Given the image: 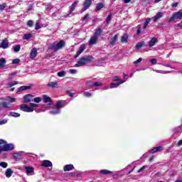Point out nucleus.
<instances>
[{
	"label": "nucleus",
	"instance_id": "a18cd8bd",
	"mask_svg": "<svg viewBox=\"0 0 182 182\" xmlns=\"http://www.w3.org/2000/svg\"><path fill=\"white\" fill-rule=\"evenodd\" d=\"M4 98L0 99V111L4 109Z\"/></svg>",
	"mask_w": 182,
	"mask_h": 182
},
{
	"label": "nucleus",
	"instance_id": "dca6fc26",
	"mask_svg": "<svg viewBox=\"0 0 182 182\" xmlns=\"http://www.w3.org/2000/svg\"><path fill=\"white\" fill-rule=\"evenodd\" d=\"M37 55H38V51L36 50V48H33L31 51V59H35Z\"/></svg>",
	"mask_w": 182,
	"mask_h": 182
},
{
	"label": "nucleus",
	"instance_id": "c03bdc74",
	"mask_svg": "<svg viewBox=\"0 0 182 182\" xmlns=\"http://www.w3.org/2000/svg\"><path fill=\"white\" fill-rule=\"evenodd\" d=\"M0 167H2L3 168H6V167H8V164L6 162H1Z\"/></svg>",
	"mask_w": 182,
	"mask_h": 182
},
{
	"label": "nucleus",
	"instance_id": "aec40b11",
	"mask_svg": "<svg viewBox=\"0 0 182 182\" xmlns=\"http://www.w3.org/2000/svg\"><path fill=\"white\" fill-rule=\"evenodd\" d=\"M161 150H163V147L159 146V147L154 148V149H151L150 153L154 154V153H157V151H161Z\"/></svg>",
	"mask_w": 182,
	"mask_h": 182
},
{
	"label": "nucleus",
	"instance_id": "f03ea898",
	"mask_svg": "<svg viewBox=\"0 0 182 182\" xmlns=\"http://www.w3.org/2000/svg\"><path fill=\"white\" fill-rule=\"evenodd\" d=\"M62 48H65V41H60L57 44L53 43L49 46V49L55 51L59 50V49H62Z\"/></svg>",
	"mask_w": 182,
	"mask_h": 182
},
{
	"label": "nucleus",
	"instance_id": "393cba45",
	"mask_svg": "<svg viewBox=\"0 0 182 182\" xmlns=\"http://www.w3.org/2000/svg\"><path fill=\"white\" fill-rule=\"evenodd\" d=\"M100 173L101 174H103L104 176H106L107 174H112L113 172H112L107 169H102V170L100 171Z\"/></svg>",
	"mask_w": 182,
	"mask_h": 182
},
{
	"label": "nucleus",
	"instance_id": "412c9836",
	"mask_svg": "<svg viewBox=\"0 0 182 182\" xmlns=\"http://www.w3.org/2000/svg\"><path fill=\"white\" fill-rule=\"evenodd\" d=\"M48 87H51V89H56V86H58V82H50L48 84Z\"/></svg>",
	"mask_w": 182,
	"mask_h": 182
},
{
	"label": "nucleus",
	"instance_id": "58836bf2",
	"mask_svg": "<svg viewBox=\"0 0 182 182\" xmlns=\"http://www.w3.org/2000/svg\"><path fill=\"white\" fill-rule=\"evenodd\" d=\"M14 76H16V73H10L9 75V80H12V79H14Z\"/></svg>",
	"mask_w": 182,
	"mask_h": 182
},
{
	"label": "nucleus",
	"instance_id": "6e6552de",
	"mask_svg": "<svg viewBox=\"0 0 182 182\" xmlns=\"http://www.w3.org/2000/svg\"><path fill=\"white\" fill-rule=\"evenodd\" d=\"M32 89V86L28 85V86H21L18 88L17 93H19V92H25V90H29Z\"/></svg>",
	"mask_w": 182,
	"mask_h": 182
},
{
	"label": "nucleus",
	"instance_id": "f3484780",
	"mask_svg": "<svg viewBox=\"0 0 182 182\" xmlns=\"http://www.w3.org/2000/svg\"><path fill=\"white\" fill-rule=\"evenodd\" d=\"M43 101L44 103H51L52 99H50L48 95H43Z\"/></svg>",
	"mask_w": 182,
	"mask_h": 182
},
{
	"label": "nucleus",
	"instance_id": "4c0bfd02",
	"mask_svg": "<svg viewBox=\"0 0 182 182\" xmlns=\"http://www.w3.org/2000/svg\"><path fill=\"white\" fill-rule=\"evenodd\" d=\"M105 65V60H100L97 62V66H103Z\"/></svg>",
	"mask_w": 182,
	"mask_h": 182
},
{
	"label": "nucleus",
	"instance_id": "4be33fe9",
	"mask_svg": "<svg viewBox=\"0 0 182 182\" xmlns=\"http://www.w3.org/2000/svg\"><path fill=\"white\" fill-rule=\"evenodd\" d=\"M125 81H121L118 83H112L110 85V89H114V87H117L120 86V85H122V83H124Z\"/></svg>",
	"mask_w": 182,
	"mask_h": 182
},
{
	"label": "nucleus",
	"instance_id": "ddd939ff",
	"mask_svg": "<svg viewBox=\"0 0 182 182\" xmlns=\"http://www.w3.org/2000/svg\"><path fill=\"white\" fill-rule=\"evenodd\" d=\"M89 43L90 45H96V43H97V36H94L91 37Z\"/></svg>",
	"mask_w": 182,
	"mask_h": 182
},
{
	"label": "nucleus",
	"instance_id": "052dcab7",
	"mask_svg": "<svg viewBox=\"0 0 182 182\" xmlns=\"http://www.w3.org/2000/svg\"><path fill=\"white\" fill-rule=\"evenodd\" d=\"M150 62L152 65H156V63H157V60H156V58H153L150 60Z\"/></svg>",
	"mask_w": 182,
	"mask_h": 182
},
{
	"label": "nucleus",
	"instance_id": "6e6d98bb",
	"mask_svg": "<svg viewBox=\"0 0 182 182\" xmlns=\"http://www.w3.org/2000/svg\"><path fill=\"white\" fill-rule=\"evenodd\" d=\"M149 22H150V18H148V19L146 20V21L145 22V23H144V26H143L144 29H146V28L147 26L149 25Z\"/></svg>",
	"mask_w": 182,
	"mask_h": 182
},
{
	"label": "nucleus",
	"instance_id": "79ce46f5",
	"mask_svg": "<svg viewBox=\"0 0 182 182\" xmlns=\"http://www.w3.org/2000/svg\"><path fill=\"white\" fill-rule=\"evenodd\" d=\"M31 38H32V34H25L23 36V39H26V41H28V39H31Z\"/></svg>",
	"mask_w": 182,
	"mask_h": 182
},
{
	"label": "nucleus",
	"instance_id": "49530a36",
	"mask_svg": "<svg viewBox=\"0 0 182 182\" xmlns=\"http://www.w3.org/2000/svg\"><path fill=\"white\" fill-rule=\"evenodd\" d=\"M175 19H177L176 17V14H173V15L168 19V22H173Z\"/></svg>",
	"mask_w": 182,
	"mask_h": 182
},
{
	"label": "nucleus",
	"instance_id": "f257e3e1",
	"mask_svg": "<svg viewBox=\"0 0 182 182\" xmlns=\"http://www.w3.org/2000/svg\"><path fill=\"white\" fill-rule=\"evenodd\" d=\"M95 58L92 55H87L81 58L78 62L75 65V68H80V66H85V65H87V63H90V62H93Z\"/></svg>",
	"mask_w": 182,
	"mask_h": 182
},
{
	"label": "nucleus",
	"instance_id": "5701e85b",
	"mask_svg": "<svg viewBox=\"0 0 182 182\" xmlns=\"http://www.w3.org/2000/svg\"><path fill=\"white\" fill-rule=\"evenodd\" d=\"M77 4H79V1H74V3L70 7V12H73V11H75L76 5H77Z\"/></svg>",
	"mask_w": 182,
	"mask_h": 182
},
{
	"label": "nucleus",
	"instance_id": "1a4fd4ad",
	"mask_svg": "<svg viewBox=\"0 0 182 182\" xmlns=\"http://www.w3.org/2000/svg\"><path fill=\"white\" fill-rule=\"evenodd\" d=\"M160 18H163V13L158 12L154 17H152V21H154V22H156V21H159Z\"/></svg>",
	"mask_w": 182,
	"mask_h": 182
},
{
	"label": "nucleus",
	"instance_id": "3c124183",
	"mask_svg": "<svg viewBox=\"0 0 182 182\" xmlns=\"http://www.w3.org/2000/svg\"><path fill=\"white\" fill-rule=\"evenodd\" d=\"M6 8V4H0V11H4Z\"/></svg>",
	"mask_w": 182,
	"mask_h": 182
},
{
	"label": "nucleus",
	"instance_id": "9d476101",
	"mask_svg": "<svg viewBox=\"0 0 182 182\" xmlns=\"http://www.w3.org/2000/svg\"><path fill=\"white\" fill-rule=\"evenodd\" d=\"M41 166L43 167H52V162L48 160H44L42 161Z\"/></svg>",
	"mask_w": 182,
	"mask_h": 182
},
{
	"label": "nucleus",
	"instance_id": "423d86ee",
	"mask_svg": "<svg viewBox=\"0 0 182 182\" xmlns=\"http://www.w3.org/2000/svg\"><path fill=\"white\" fill-rule=\"evenodd\" d=\"M90 5H92V0H85L84 1V6H83V11H87V9H89L90 8Z\"/></svg>",
	"mask_w": 182,
	"mask_h": 182
},
{
	"label": "nucleus",
	"instance_id": "20e7f679",
	"mask_svg": "<svg viewBox=\"0 0 182 182\" xmlns=\"http://www.w3.org/2000/svg\"><path fill=\"white\" fill-rule=\"evenodd\" d=\"M15 149V145L14 144H8L6 142V146L4 148V151H12Z\"/></svg>",
	"mask_w": 182,
	"mask_h": 182
},
{
	"label": "nucleus",
	"instance_id": "a19ab883",
	"mask_svg": "<svg viewBox=\"0 0 182 182\" xmlns=\"http://www.w3.org/2000/svg\"><path fill=\"white\" fill-rule=\"evenodd\" d=\"M33 102H35V103H40V102H42V98L39 97L33 98Z\"/></svg>",
	"mask_w": 182,
	"mask_h": 182
},
{
	"label": "nucleus",
	"instance_id": "680f3d73",
	"mask_svg": "<svg viewBox=\"0 0 182 182\" xmlns=\"http://www.w3.org/2000/svg\"><path fill=\"white\" fill-rule=\"evenodd\" d=\"M30 107H32L33 109V107H38V106H39L38 104H35V103H30Z\"/></svg>",
	"mask_w": 182,
	"mask_h": 182
},
{
	"label": "nucleus",
	"instance_id": "cd10ccee",
	"mask_svg": "<svg viewBox=\"0 0 182 182\" xmlns=\"http://www.w3.org/2000/svg\"><path fill=\"white\" fill-rule=\"evenodd\" d=\"M5 65H6V60L4 58H1L0 68H5Z\"/></svg>",
	"mask_w": 182,
	"mask_h": 182
},
{
	"label": "nucleus",
	"instance_id": "4d7b16f0",
	"mask_svg": "<svg viewBox=\"0 0 182 182\" xmlns=\"http://www.w3.org/2000/svg\"><path fill=\"white\" fill-rule=\"evenodd\" d=\"M94 83L95 82H93V81H92V80L87 81V86H91V87L92 86L93 87Z\"/></svg>",
	"mask_w": 182,
	"mask_h": 182
},
{
	"label": "nucleus",
	"instance_id": "a878e982",
	"mask_svg": "<svg viewBox=\"0 0 182 182\" xmlns=\"http://www.w3.org/2000/svg\"><path fill=\"white\" fill-rule=\"evenodd\" d=\"M127 39H129L127 34H124L122 37L121 42L123 43H127Z\"/></svg>",
	"mask_w": 182,
	"mask_h": 182
},
{
	"label": "nucleus",
	"instance_id": "9b49d317",
	"mask_svg": "<svg viewBox=\"0 0 182 182\" xmlns=\"http://www.w3.org/2000/svg\"><path fill=\"white\" fill-rule=\"evenodd\" d=\"M85 44H82L80 46L79 50L76 53V55L74 57L75 59H76V58H77L80 55V53H82V52H83V50H85Z\"/></svg>",
	"mask_w": 182,
	"mask_h": 182
},
{
	"label": "nucleus",
	"instance_id": "bf43d9fd",
	"mask_svg": "<svg viewBox=\"0 0 182 182\" xmlns=\"http://www.w3.org/2000/svg\"><path fill=\"white\" fill-rule=\"evenodd\" d=\"M6 123H8V119H2L0 121V125L6 124Z\"/></svg>",
	"mask_w": 182,
	"mask_h": 182
},
{
	"label": "nucleus",
	"instance_id": "a211bd4d",
	"mask_svg": "<svg viewBox=\"0 0 182 182\" xmlns=\"http://www.w3.org/2000/svg\"><path fill=\"white\" fill-rule=\"evenodd\" d=\"M50 114H59L60 113V109L55 107L50 112Z\"/></svg>",
	"mask_w": 182,
	"mask_h": 182
},
{
	"label": "nucleus",
	"instance_id": "338daca9",
	"mask_svg": "<svg viewBox=\"0 0 182 182\" xmlns=\"http://www.w3.org/2000/svg\"><path fill=\"white\" fill-rule=\"evenodd\" d=\"M177 147H180L182 146V139L179 140L178 142H177V144H176Z\"/></svg>",
	"mask_w": 182,
	"mask_h": 182
},
{
	"label": "nucleus",
	"instance_id": "2f4dec72",
	"mask_svg": "<svg viewBox=\"0 0 182 182\" xmlns=\"http://www.w3.org/2000/svg\"><path fill=\"white\" fill-rule=\"evenodd\" d=\"M103 6H105V5L103 4V3H99L95 9V11H100V9H102L103 8Z\"/></svg>",
	"mask_w": 182,
	"mask_h": 182
},
{
	"label": "nucleus",
	"instance_id": "f8f14e48",
	"mask_svg": "<svg viewBox=\"0 0 182 182\" xmlns=\"http://www.w3.org/2000/svg\"><path fill=\"white\" fill-rule=\"evenodd\" d=\"M25 170L27 176H31L33 173V168L32 166H26Z\"/></svg>",
	"mask_w": 182,
	"mask_h": 182
},
{
	"label": "nucleus",
	"instance_id": "6ab92c4d",
	"mask_svg": "<svg viewBox=\"0 0 182 182\" xmlns=\"http://www.w3.org/2000/svg\"><path fill=\"white\" fill-rule=\"evenodd\" d=\"M13 173H14V171H12V169L7 168L5 173V176L6 177H7V178H9V177H11Z\"/></svg>",
	"mask_w": 182,
	"mask_h": 182
},
{
	"label": "nucleus",
	"instance_id": "7c9ffc66",
	"mask_svg": "<svg viewBox=\"0 0 182 182\" xmlns=\"http://www.w3.org/2000/svg\"><path fill=\"white\" fill-rule=\"evenodd\" d=\"M57 75L59 77H65V76H66V72L65 71H60L57 73Z\"/></svg>",
	"mask_w": 182,
	"mask_h": 182
},
{
	"label": "nucleus",
	"instance_id": "0e129e2a",
	"mask_svg": "<svg viewBox=\"0 0 182 182\" xmlns=\"http://www.w3.org/2000/svg\"><path fill=\"white\" fill-rule=\"evenodd\" d=\"M84 96L85 97H90V96H92V94H90V92H84Z\"/></svg>",
	"mask_w": 182,
	"mask_h": 182
},
{
	"label": "nucleus",
	"instance_id": "b1692460",
	"mask_svg": "<svg viewBox=\"0 0 182 182\" xmlns=\"http://www.w3.org/2000/svg\"><path fill=\"white\" fill-rule=\"evenodd\" d=\"M0 48H2L3 49H6V48H8V41L6 40H4L1 42V44L0 46Z\"/></svg>",
	"mask_w": 182,
	"mask_h": 182
},
{
	"label": "nucleus",
	"instance_id": "39448f33",
	"mask_svg": "<svg viewBox=\"0 0 182 182\" xmlns=\"http://www.w3.org/2000/svg\"><path fill=\"white\" fill-rule=\"evenodd\" d=\"M24 103H29V102H33V95L28 94L23 97Z\"/></svg>",
	"mask_w": 182,
	"mask_h": 182
},
{
	"label": "nucleus",
	"instance_id": "0eeeda50",
	"mask_svg": "<svg viewBox=\"0 0 182 182\" xmlns=\"http://www.w3.org/2000/svg\"><path fill=\"white\" fill-rule=\"evenodd\" d=\"M6 145V141L4 139H0V154L2 151H5V146Z\"/></svg>",
	"mask_w": 182,
	"mask_h": 182
},
{
	"label": "nucleus",
	"instance_id": "c85d7f7f",
	"mask_svg": "<svg viewBox=\"0 0 182 182\" xmlns=\"http://www.w3.org/2000/svg\"><path fill=\"white\" fill-rule=\"evenodd\" d=\"M102 32H103V30L100 28H98L95 33V36L98 38V36H100V35H102Z\"/></svg>",
	"mask_w": 182,
	"mask_h": 182
},
{
	"label": "nucleus",
	"instance_id": "c756f323",
	"mask_svg": "<svg viewBox=\"0 0 182 182\" xmlns=\"http://www.w3.org/2000/svg\"><path fill=\"white\" fill-rule=\"evenodd\" d=\"M174 14L176 19H182V11H178Z\"/></svg>",
	"mask_w": 182,
	"mask_h": 182
},
{
	"label": "nucleus",
	"instance_id": "ea45409f",
	"mask_svg": "<svg viewBox=\"0 0 182 182\" xmlns=\"http://www.w3.org/2000/svg\"><path fill=\"white\" fill-rule=\"evenodd\" d=\"M15 85H18V81H13L12 82L9 83L7 86L9 87H12V86H15Z\"/></svg>",
	"mask_w": 182,
	"mask_h": 182
},
{
	"label": "nucleus",
	"instance_id": "09e8293b",
	"mask_svg": "<svg viewBox=\"0 0 182 182\" xmlns=\"http://www.w3.org/2000/svg\"><path fill=\"white\" fill-rule=\"evenodd\" d=\"M140 33H141V26H138L136 30V35H140Z\"/></svg>",
	"mask_w": 182,
	"mask_h": 182
},
{
	"label": "nucleus",
	"instance_id": "69168bd1",
	"mask_svg": "<svg viewBox=\"0 0 182 182\" xmlns=\"http://www.w3.org/2000/svg\"><path fill=\"white\" fill-rule=\"evenodd\" d=\"M67 94L68 95V96H70V97H73V96L75 95V93L70 92L69 91H67Z\"/></svg>",
	"mask_w": 182,
	"mask_h": 182
},
{
	"label": "nucleus",
	"instance_id": "e2e57ef3",
	"mask_svg": "<svg viewBox=\"0 0 182 182\" xmlns=\"http://www.w3.org/2000/svg\"><path fill=\"white\" fill-rule=\"evenodd\" d=\"M143 59L141 58H139L138 60L134 62V65H137V63H140Z\"/></svg>",
	"mask_w": 182,
	"mask_h": 182
},
{
	"label": "nucleus",
	"instance_id": "864d4df0",
	"mask_svg": "<svg viewBox=\"0 0 182 182\" xmlns=\"http://www.w3.org/2000/svg\"><path fill=\"white\" fill-rule=\"evenodd\" d=\"M19 62H21L20 59H14V60H13L12 63L14 65H17L18 63H19Z\"/></svg>",
	"mask_w": 182,
	"mask_h": 182
},
{
	"label": "nucleus",
	"instance_id": "774afa93",
	"mask_svg": "<svg viewBox=\"0 0 182 182\" xmlns=\"http://www.w3.org/2000/svg\"><path fill=\"white\" fill-rule=\"evenodd\" d=\"M27 25H28V26H30V27L33 26V21H28V23H27Z\"/></svg>",
	"mask_w": 182,
	"mask_h": 182
},
{
	"label": "nucleus",
	"instance_id": "13d9d810",
	"mask_svg": "<svg viewBox=\"0 0 182 182\" xmlns=\"http://www.w3.org/2000/svg\"><path fill=\"white\" fill-rule=\"evenodd\" d=\"M107 23H109L110 22V21H112V14H109L107 17Z\"/></svg>",
	"mask_w": 182,
	"mask_h": 182
},
{
	"label": "nucleus",
	"instance_id": "8fccbe9b",
	"mask_svg": "<svg viewBox=\"0 0 182 182\" xmlns=\"http://www.w3.org/2000/svg\"><path fill=\"white\" fill-rule=\"evenodd\" d=\"M146 168H148V166H142L141 168H139L138 170V173H141V171L146 170Z\"/></svg>",
	"mask_w": 182,
	"mask_h": 182
},
{
	"label": "nucleus",
	"instance_id": "f704fd0d",
	"mask_svg": "<svg viewBox=\"0 0 182 182\" xmlns=\"http://www.w3.org/2000/svg\"><path fill=\"white\" fill-rule=\"evenodd\" d=\"M3 107L8 109L9 107H11V104H9V102H7L6 101H5V100H4V103H3Z\"/></svg>",
	"mask_w": 182,
	"mask_h": 182
},
{
	"label": "nucleus",
	"instance_id": "37998d69",
	"mask_svg": "<svg viewBox=\"0 0 182 182\" xmlns=\"http://www.w3.org/2000/svg\"><path fill=\"white\" fill-rule=\"evenodd\" d=\"M14 52H19V50H21V46L16 45V46H14Z\"/></svg>",
	"mask_w": 182,
	"mask_h": 182
},
{
	"label": "nucleus",
	"instance_id": "bb28decb",
	"mask_svg": "<svg viewBox=\"0 0 182 182\" xmlns=\"http://www.w3.org/2000/svg\"><path fill=\"white\" fill-rule=\"evenodd\" d=\"M117 41V36H114L113 38H111L110 45H112V46H114V45H116Z\"/></svg>",
	"mask_w": 182,
	"mask_h": 182
},
{
	"label": "nucleus",
	"instance_id": "c9c22d12",
	"mask_svg": "<svg viewBox=\"0 0 182 182\" xmlns=\"http://www.w3.org/2000/svg\"><path fill=\"white\" fill-rule=\"evenodd\" d=\"M99 86H103V83H102L100 82H94V84H93L94 87H99Z\"/></svg>",
	"mask_w": 182,
	"mask_h": 182
},
{
	"label": "nucleus",
	"instance_id": "5fc2aeb1",
	"mask_svg": "<svg viewBox=\"0 0 182 182\" xmlns=\"http://www.w3.org/2000/svg\"><path fill=\"white\" fill-rule=\"evenodd\" d=\"M70 73H71L72 75H76V73H77V70H73V69H70L69 70Z\"/></svg>",
	"mask_w": 182,
	"mask_h": 182
},
{
	"label": "nucleus",
	"instance_id": "2eb2a0df",
	"mask_svg": "<svg viewBox=\"0 0 182 182\" xmlns=\"http://www.w3.org/2000/svg\"><path fill=\"white\" fill-rule=\"evenodd\" d=\"M75 168L73 164L65 165L63 168L64 171H70Z\"/></svg>",
	"mask_w": 182,
	"mask_h": 182
},
{
	"label": "nucleus",
	"instance_id": "473e14b6",
	"mask_svg": "<svg viewBox=\"0 0 182 182\" xmlns=\"http://www.w3.org/2000/svg\"><path fill=\"white\" fill-rule=\"evenodd\" d=\"M10 116H11V117H19L21 116V114L18 112H10Z\"/></svg>",
	"mask_w": 182,
	"mask_h": 182
},
{
	"label": "nucleus",
	"instance_id": "72a5a7b5",
	"mask_svg": "<svg viewBox=\"0 0 182 182\" xmlns=\"http://www.w3.org/2000/svg\"><path fill=\"white\" fill-rule=\"evenodd\" d=\"M144 46V41H142L141 43H139L136 45V49H141V48H143Z\"/></svg>",
	"mask_w": 182,
	"mask_h": 182
},
{
	"label": "nucleus",
	"instance_id": "603ef678",
	"mask_svg": "<svg viewBox=\"0 0 182 182\" xmlns=\"http://www.w3.org/2000/svg\"><path fill=\"white\" fill-rule=\"evenodd\" d=\"M36 31H38V29H41V23L39 22H36V27H35Z\"/></svg>",
	"mask_w": 182,
	"mask_h": 182
},
{
	"label": "nucleus",
	"instance_id": "4468645a",
	"mask_svg": "<svg viewBox=\"0 0 182 182\" xmlns=\"http://www.w3.org/2000/svg\"><path fill=\"white\" fill-rule=\"evenodd\" d=\"M156 43H157V38L154 37L149 42V46L150 48H151L152 46H154V45H156Z\"/></svg>",
	"mask_w": 182,
	"mask_h": 182
},
{
	"label": "nucleus",
	"instance_id": "7ed1b4c3",
	"mask_svg": "<svg viewBox=\"0 0 182 182\" xmlns=\"http://www.w3.org/2000/svg\"><path fill=\"white\" fill-rule=\"evenodd\" d=\"M20 109L22 110V112H26V113H32V112L34 110L33 107H31L25 104L20 106Z\"/></svg>",
	"mask_w": 182,
	"mask_h": 182
},
{
	"label": "nucleus",
	"instance_id": "de8ad7c7",
	"mask_svg": "<svg viewBox=\"0 0 182 182\" xmlns=\"http://www.w3.org/2000/svg\"><path fill=\"white\" fill-rule=\"evenodd\" d=\"M55 107L57 109H60V107H62V102L58 101V102L56 103V105H55Z\"/></svg>",
	"mask_w": 182,
	"mask_h": 182
},
{
	"label": "nucleus",
	"instance_id": "e433bc0d",
	"mask_svg": "<svg viewBox=\"0 0 182 182\" xmlns=\"http://www.w3.org/2000/svg\"><path fill=\"white\" fill-rule=\"evenodd\" d=\"M83 21H85V22H87V21H89V19H90V14H87L84 17H83Z\"/></svg>",
	"mask_w": 182,
	"mask_h": 182
}]
</instances>
